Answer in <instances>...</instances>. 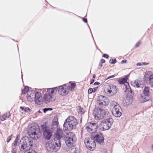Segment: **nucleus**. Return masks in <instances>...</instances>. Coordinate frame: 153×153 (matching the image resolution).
Here are the masks:
<instances>
[{"mask_svg":"<svg viewBox=\"0 0 153 153\" xmlns=\"http://www.w3.org/2000/svg\"><path fill=\"white\" fill-rule=\"evenodd\" d=\"M28 134L30 137L26 136H24L21 138L20 141L31 147L33 146V140H38L41 136L42 133L39 127L37 126L31 127L28 132Z\"/></svg>","mask_w":153,"mask_h":153,"instance_id":"nucleus-1","label":"nucleus"},{"mask_svg":"<svg viewBox=\"0 0 153 153\" xmlns=\"http://www.w3.org/2000/svg\"><path fill=\"white\" fill-rule=\"evenodd\" d=\"M54 135V139L46 144V149L50 152H56L60 149L61 146L60 139L65 136L62 129L59 128H57Z\"/></svg>","mask_w":153,"mask_h":153,"instance_id":"nucleus-2","label":"nucleus"},{"mask_svg":"<svg viewBox=\"0 0 153 153\" xmlns=\"http://www.w3.org/2000/svg\"><path fill=\"white\" fill-rule=\"evenodd\" d=\"M78 124L77 119L73 116H70L65 121L63 125L64 131H71L73 129H75Z\"/></svg>","mask_w":153,"mask_h":153,"instance_id":"nucleus-3","label":"nucleus"},{"mask_svg":"<svg viewBox=\"0 0 153 153\" xmlns=\"http://www.w3.org/2000/svg\"><path fill=\"white\" fill-rule=\"evenodd\" d=\"M64 139L66 145L70 148L74 147V144L76 140L75 135L73 132L66 133Z\"/></svg>","mask_w":153,"mask_h":153,"instance_id":"nucleus-4","label":"nucleus"},{"mask_svg":"<svg viewBox=\"0 0 153 153\" xmlns=\"http://www.w3.org/2000/svg\"><path fill=\"white\" fill-rule=\"evenodd\" d=\"M94 111L95 112L94 117L95 119L99 120L108 117V112L100 108H96Z\"/></svg>","mask_w":153,"mask_h":153,"instance_id":"nucleus-5","label":"nucleus"},{"mask_svg":"<svg viewBox=\"0 0 153 153\" xmlns=\"http://www.w3.org/2000/svg\"><path fill=\"white\" fill-rule=\"evenodd\" d=\"M47 122H44L41 125V129L42 131L43 136L47 140H50L52 136V132L49 127L47 125Z\"/></svg>","mask_w":153,"mask_h":153,"instance_id":"nucleus-6","label":"nucleus"},{"mask_svg":"<svg viewBox=\"0 0 153 153\" xmlns=\"http://www.w3.org/2000/svg\"><path fill=\"white\" fill-rule=\"evenodd\" d=\"M111 108H112V113L115 117H119L122 115V109L119 105L115 101L110 103Z\"/></svg>","mask_w":153,"mask_h":153,"instance_id":"nucleus-7","label":"nucleus"},{"mask_svg":"<svg viewBox=\"0 0 153 153\" xmlns=\"http://www.w3.org/2000/svg\"><path fill=\"white\" fill-rule=\"evenodd\" d=\"M150 88L148 86H145L143 91V95L140 97L142 102L143 103L150 100Z\"/></svg>","mask_w":153,"mask_h":153,"instance_id":"nucleus-8","label":"nucleus"},{"mask_svg":"<svg viewBox=\"0 0 153 153\" xmlns=\"http://www.w3.org/2000/svg\"><path fill=\"white\" fill-rule=\"evenodd\" d=\"M84 143L87 148L90 150H94L96 147L95 142L91 137L85 138Z\"/></svg>","mask_w":153,"mask_h":153,"instance_id":"nucleus-9","label":"nucleus"},{"mask_svg":"<svg viewBox=\"0 0 153 153\" xmlns=\"http://www.w3.org/2000/svg\"><path fill=\"white\" fill-rule=\"evenodd\" d=\"M97 102L99 105L102 107L105 108L108 105L109 101L108 98L103 95L99 96L97 98Z\"/></svg>","mask_w":153,"mask_h":153,"instance_id":"nucleus-10","label":"nucleus"},{"mask_svg":"<svg viewBox=\"0 0 153 153\" xmlns=\"http://www.w3.org/2000/svg\"><path fill=\"white\" fill-rule=\"evenodd\" d=\"M94 134L91 135V137L94 141L100 145L103 143L104 139L102 133L99 131Z\"/></svg>","mask_w":153,"mask_h":153,"instance_id":"nucleus-11","label":"nucleus"},{"mask_svg":"<svg viewBox=\"0 0 153 153\" xmlns=\"http://www.w3.org/2000/svg\"><path fill=\"white\" fill-rule=\"evenodd\" d=\"M89 126H86L88 131L91 134H95L97 132L98 125L97 123L93 122L89 123Z\"/></svg>","mask_w":153,"mask_h":153,"instance_id":"nucleus-12","label":"nucleus"},{"mask_svg":"<svg viewBox=\"0 0 153 153\" xmlns=\"http://www.w3.org/2000/svg\"><path fill=\"white\" fill-rule=\"evenodd\" d=\"M35 94L34 101L36 104L40 105L43 102L42 97L41 93L39 92H34L33 93Z\"/></svg>","mask_w":153,"mask_h":153,"instance_id":"nucleus-13","label":"nucleus"},{"mask_svg":"<svg viewBox=\"0 0 153 153\" xmlns=\"http://www.w3.org/2000/svg\"><path fill=\"white\" fill-rule=\"evenodd\" d=\"M69 90L67 86L64 84L59 86L58 92L61 95H66L68 94Z\"/></svg>","mask_w":153,"mask_h":153,"instance_id":"nucleus-14","label":"nucleus"},{"mask_svg":"<svg viewBox=\"0 0 153 153\" xmlns=\"http://www.w3.org/2000/svg\"><path fill=\"white\" fill-rule=\"evenodd\" d=\"M111 126L109 124L107 123L106 122H103V120L99 123V128L101 131L107 130L109 129Z\"/></svg>","mask_w":153,"mask_h":153,"instance_id":"nucleus-15","label":"nucleus"},{"mask_svg":"<svg viewBox=\"0 0 153 153\" xmlns=\"http://www.w3.org/2000/svg\"><path fill=\"white\" fill-rule=\"evenodd\" d=\"M58 119L57 115L55 116L52 122V126L50 130L52 132L54 131L55 129H57L58 128Z\"/></svg>","mask_w":153,"mask_h":153,"instance_id":"nucleus-16","label":"nucleus"},{"mask_svg":"<svg viewBox=\"0 0 153 153\" xmlns=\"http://www.w3.org/2000/svg\"><path fill=\"white\" fill-rule=\"evenodd\" d=\"M117 91V88L114 85L111 84L109 85V88L107 90V92L109 94H111V95L115 94Z\"/></svg>","mask_w":153,"mask_h":153,"instance_id":"nucleus-17","label":"nucleus"},{"mask_svg":"<svg viewBox=\"0 0 153 153\" xmlns=\"http://www.w3.org/2000/svg\"><path fill=\"white\" fill-rule=\"evenodd\" d=\"M52 98L53 95H50L48 93V94L47 93L45 94L43 97L44 102L46 103L54 101L55 100L54 99L53 100H52Z\"/></svg>","mask_w":153,"mask_h":153,"instance_id":"nucleus-18","label":"nucleus"},{"mask_svg":"<svg viewBox=\"0 0 153 153\" xmlns=\"http://www.w3.org/2000/svg\"><path fill=\"white\" fill-rule=\"evenodd\" d=\"M19 145L20 150L22 151L25 149L26 150H27L28 149L27 148L29 147L27 145H26V144L22 143V142H21V141H20Z\"/></svg>","mask_w":153,"mask_h":153,"instance_id":"nucleus-19","label":"nucleus"},{"mask_svg":"<svg viewBox=\"0 0 153 153\" xmlns=\"http://www.w3.org/2000/svg\"><path fill=\"white\" fill-rule=\"evenodd\" d=\"M58 90V88L57 87H55L53 88H48L47 89V92L49 94L52 95L55 92Z\"/></svg>","mask_w":153,"mask_h":153,"instance_id":"nucleus-20","label":"nucleus"},{"mask_svg":"<svg viewBox=\"0 0 153 153\" xmlns=\"http://www.w3.org/2000/svg\"><path fill=\"white\" fill-rule=\"evenodd\" d=\"M105 118L103 120V122H106L107 123L109 124V125L111 126L114 122L113 119L111 117L110 115L108 116V117Z\"/></svg>","mask_w":153,"mask_h":153,"instance_id":"nucleus-21","label":"nucleus"},{"mask_svg":"<svg viewBox=\"0 0 153 153\" xmlns=\"http://www.w3.org/2000/svg\"><path fill=\"white\" fill-rule=\"evenodd\" d=\"M140 81L137 80V81L134 80L131 82V85L134 86H136L137 88H138L141 87L140 85H141V84H140Z\"/></svg>","mask_w":153,"mask_h":153,"instance_id":"nucleus-22","label":"nucleus"},{"mask_svg":"<svg viewBox=\"0 0 153 153\" xmlns=\"http://www.w3.org/2000/svg\"><path fill=\"white\" fill-rule=\"evenodd\" d=\"M119 83L121 84H124L125 85H126V83H128L127 81V78L124 77L123 78H119L118 80Z\"/></svg>","mask_w":153,"mask_h":153,"instance_id":"nucleus-23","label":"nucleus"},{"mask_svg":"<svg viewBox=\"0 0 153 153\" xmlns=\"http://www.w3.org/2000/svg\"><path fill=\"white\" fill-rule=\"evenodd\" d=\"M126 85H125L126 88L125 91L127 92L128 94L132 93V91L131 88L129 83H126Z\"/></svg>","mask_w":153,"mask_h":153,"instance_id":"nucleus-24","label":"nucleus"},{"mask_svg":"<svg viewBox=\"0 0 153 153\" xmlns=\"http://www.w3.org/2000/svg\"><path fill=\"white\" fill-rule=\"evenodd\" d=\"M132 97H127L125 100V105H128L132 103Z\"/></svg>","mask_w":153,"mask_h":153,"instance_id":"nucleus-25","label":"nucleus"},{"mask_svg":"<svg viewBox=\"0 0 153 153\" xmlns=\"http://www.w3.org/2000/svg\"><path fill=\"white\" fill-rule=\"evenodd\" d=\"M20 136L19 134H18L17 135L16 137V138L14 142L13 143L12 146H17L18 143L19 142V141L20 139Z\"/></svg>","mask_w":153,"mask_h":153,"instance_id":"nucleus-26","label":"nucleus"},{"mask_svg":"<svg viewBox=\"0 0 153 153\" xmlns=\"http://www.w3.org/2000/svg\"><path fill=\"white\" fill-rule=\"evenodd\" d=\"M98 88V86L94 88H89L88 90V94H91L93 92H95L97 90Z\"/></svg>","mask_w":153,"mask_h":153,"instance_id":"nucleus-27","label":"nucleus"},{"mask_svg":"<svg viewBox=\"0 0 153 153\" xmlns=\"http://www.w3.org/2000/svg\"><path fill=\"white\" fill-rule=\"evenodd\" d=\"M148 78L149 80V83H150V85H151L152 86H153V75L149 76Z\"/></svg>","mask_w":153,"mask_h":153,"instance_id":"nucleus-28","label":"nucleus"},{"mask_svg":"<svg viewBox=\"0 0 153 153\" xmlns=\"http://www.w3.org/2000/svg\"><path fill=\"white\" fill-rule=\"evenodd\" d=\"M70 83H71L70 88L71 89H74L76 86V83L75 82H70Z\"/></svg>","mask_w":153,"mask_h":153,"instance_id":"nucleus-29","label":"nucleus"},{"mask_svg":"<svg viewBox=\"0 0 153 153\" xmlns=\"http://www.w3.org/2000/svg\"><path fill=\"white\" fill-rule=\"evenodd\" d=\"M117 62V60L115 58L113 60L112 59H111L109 60V63L112 64H114Z\"/></svg>","mask_w":153,"mask_h":153,"instance_id":"nucleus-30","label":"nucleus"},{"mask_svg":"<svg viewBox=\"0 0 153 153\" xmlns=\"http://www.w3.org/2000/svg\"><path fill=\"white\" fill-rule=\"evenodd\" d=\"M5 115L4 114L0 117V120L1 121H3L6 120Z\"/></svg>","mask_w":153,"mask_h":153,"instance_id":"nucleus-31","label":"nucleus"},{"mask_svg":"<svg viewBox=\"0 0 153 153\" xmlns=\"http://www.w3.org/2000/svg\"><path fill=\"white\" fill-rule=\"evenodd\" d=\"M12 153H16V146H12Z\"/></svg>","mask_w":153,"mask_h":153,"instance_id":"nucleus-32","label":"nucleus"},{"mask_svg":"<svg viewBox=\"0 0 153 153\" xmlns=\"http://www.w3.org/2000/svg\"><path fill=\"white\" fill-rule=\"evenodd\" d=\"M141 42L140 41H138L137 43L136 44L135 47V48H137L140 45H141Z\"/></svg>","mask_w":153,"mask_h":153,"instance_id":"nucleus-33","label":"nucleus"},{"mask_svg":"<svg viewBox=\"0 0 153 153\" xmlns=\"http://www.w3.org/2000/svg\"><path fill=\"white\" fill-rule=\"evenodd\" d=\"M13 136V134H11L10 136H9L7 138V143H9L11 140L12 138V137Z\"/></svg>","mask_w":153,"mask_h":153,"instance_id":"nucleus-34","label":"nucleus"},{"mask_svg":"<svg viewBox=\"0 0 153 153\" xmlns=\"http://www.w3.org/2000/svg\"><path fill=\"white\" fill-rule=\"evenodd\" d=\"M146 75L149 76L152 75H153V74L151 71H147V73L146 74Z\"/></svg>","mask_w":153,"mask_h":153,"instance_id":"nucleus-35","label":"nucleus"},{"mask_svg":"<svg viewBox=\"0 0 153 153\" xmlns=\"http://www.w3.org/2000/svg\"><path fill=\"white\" fill-rule=\"evenodd\" d=\"M115 76H116V75L115 74H114L113 75L109 76H108V77H107L106 79V80H107V79H110L111 78H114L115 77Z\"/></svg>","mask_w":153,"mask_h":153,"instance_id":"nucleus-36","label":"nucleus"},{"mask_svg":"<svg viewBox=\"0 0 153 153\" xmlns=\"http://www.w3.org/2000/svg\"><path fill=\"white\" fill-rule=\"evenodd\" d=\"M102 56L103 57L106 59H108L109 57V55L108 54L105 53L103 54Z\"/></svg>","mask_w":153,"mask_h":153,"instance_id":"nucleus-37","label":"nucleus"},{"mask_svg":"<svg viewBox=\"0 0 153 153\" xmlns=\"http://www.w3.org/2000/svg\"><path fill=\"white\" fill-rule=\"evenodd\" d=\"M27 153H37L35 150L32 149L31 150H29V151Z\"/></svg>","mask_w":153,"mask_h":153,"instance_id":"nucleus-38","label":"nucleus"},{"mask_svg":"<svg viewBox=\"0 0 153 153\" xmlns=\"http://www.w3.org/2000/svg\"><path fill=\"white\" fill-rule=\"evenodd\" d=\"M10 112H8L7 113L4 114L5 115V116L7 118H9L10 116Z\"/></svg>","mask_w":153,"mask_h":153,"instance_id":"nucleus-39","label":"nucleus"},{"mask_svg":"<svg viewBox=\"0 0 153 153\" xmlns=\"http://www.w3.org/2000/svg\"><path fill=\"white\" fill-rule=\"evenodd\" d=\"M29 87L28 86H26L25 87L24 89L28 92L29 90Z\"/></svg>","mask_w":153,"mask_h":153,"instance_id":"nucleus-40","label":"nucleus"},{"mask_svg":"<svg viewBox=\"0 0 153 153\" xmlns=\"http://www.w3.org/2000/svg\"><path fill=\"white\" fill-rule=\"evenodd\" d=\"M102 63L101 62H100L99 64V65L98 67V68L99 69H100L101 68V67H102Z\"/></svg>","mask_w":153,"mask_h":153,"instance_id":"nucleus-41","label":"nucleus"},{"mask_svg":"<svg viewBox=\"0 0 153 153\" xmlns=\"http://www.w3.org/2000/svg\"><path fill=\"white\" fill-rule=\"evenodd\" d=\"M43 112H44V113H45L47 111H48V108H45L43 109H42Z\"/></svg>","mask_w":153,"mask_h":153,"instance_id":"nucleus-42","label":"nucleus"},{"mask_svg":"<svg viewBox=\"0 0 153 153\" xmlns=\"http://www.w3.org/2000/svg\"><path fill=\"white\" fill-rule=\"evenodd\" d=\"M127 60L126 59H124L121 62V64H124L126 63L127 62Z\"/></svg>","mask_w":153,"mask_h":153,"instance_id":"nucleus-43","label":"nucleus"},{"mask_svg":"<svg viewBox=\"0 0 153 153\" xmlns=\"http://www.w3.org/2000/svg\"><path fill=\"white\" fill-rule=\"evenodd\" d=\"M142 65H149V63L148 62H142Z\"/></svg>","mask_w":153,"mask_h":153,"instance_id":"nucleus-44","label":"nucleus"},{"mask_svg":"<svg viewBox=\"0 0 153 153\" xmlns=\"http://www.w3.org/2000/svg\"><path fill=\"white\" fill-rule=\"evenodd\" d=\"M100 84V83L99 82H96L94 83V85H99Z\"/></svg>","mask_w":153,"mask_h":153,"instance_id":"nucleus-45","label":"nucleus"},{"mask_svg":"<svg viewBox=\"0 0 153 153\" xmlns=\"http://www.w3.org/2000/svg\"><path fill=\"white\" fill-rule=\"evenodd\" d=\"M22 93L23 94H26L27 93V92L24 89L22 91Z\"/></svg>","mask_w":153,"mask_h":153,"instance_id":"nucleus-46","label":"nucleus"},{"mask_svg":"<svg viewBox=\"0 0 153 153\" xmlns=\"http://www.w3.org/2000/svg\"><path fill=\"white\" fill-rule=\"evenodd\" d=\"M105 59H102L101 60V63H104L105 62Z\"/></svg>","mask_w":153,"mask_h":153,"instance_id":"nucleus-47","label":"nucleus"},{"mask_svg":"<svg viewBox=\"0 0 153 153\" xmlns=\"http://www.w3.org/2000/svg\"><path fill=\"white\" fill-rule=\"evenodd\" d=\"M83 21L85 23L87 22V19L86 18H83Z\"/></svg>","mask_w":153,"mask_h":153,"instance_id":"nucleus-48","label":"nucleus"},{"mask_svg":"<svg viewBox=\"0 0 153 153\" xmlns=\"http://www.w3.org/2000/svg\"><path fill=\"white\" fill-rule=\"evenodd\" d=\"M20 108L22 111H23L24 110V109H25V107L24 106H20Z\"/></svg>","mask_w":153,"mask_h":153,"instance_id":"nucleus-49","label":"nucleus"},{"mask_svg":"<svg viewBox=\"0 0 153 153\" xmlns=\"http://www.w3.org/2000/svg\"><path fill=\"white\" fill-rule=\"evenodd\" d=\"M70 153H77L76 152V149H74V150H73V152H71Z\"/></svg>","mask_w":153,"mask_h":153,"instance_id":"nucleus-50","label":"nucleus"},{"mask_svg":"<svg viewBox=\"0 0 153 153\" xmlns=\"http://www.w3.org/2000/svg\"><path fill=\"white\" fill-rule=\"evenodd\" d=\"M94 79H91L90 80V84H91L92 83H93V82H94Z\"/></svg>","mask_w":153,"mask_h":153,"instance_id":"nucleus-51","label":"nucleus"},{"mask_svg":"<svg viewBox=\"0 0 153 153\" xmlns=\"http://www.w3.org/2000/svg\"><path fill=\"white\" fill-rule=\"evenodd\" d=\"M26 108L27 109V111H28V112H30L31 110L29 108L27 107Z\"/></svg>","mask_w":153,"mask_h":153,"instance_id":"nucleus-52","label":"nucleus"},{"mask_svg":"<svg viewBox=\"0 0 153 153\" xmlns=\"http://www.w3.org/2000/svg\"><path fill=\"white\" fill-rule=\"evenodd\" d=\"M137 65L139 66H142V62H139L137 63Z\"/></svg>","mask_w":153,"mask_h":153,"instance_id":"nucleus-53","label":"nucleus"},{"mask_svg":"<svg viewBox=\"0 0 153 153\" xmlns=\"http://www.w3.org/2000/svg\"><path fill=\"white\" fill-rule=\"evenodd\" d=\"M48 111H52L53 110V108H48Z\"/></svg>","mask_w":153,"mask_h":153,"instance_id":"nucleus-54","label":"nucleus"},{"mask_svg":"<svg viewBox=\"0 0 153 153\" xmlns=\"http://www.w3.org/2000/svg\"><path fill=\"white\" fill-rule=\"evenodd\" d=\"M129 76V74L125 76L124 77H126V78L127 77V80L128 79V76Z\"/></svg>","mask_w":153,"mask_h":153,"instance_id":"nucleus-55","label":"nucleus"},{"mask_svg":"<svg viewBox=\"0 0 153 153\" xmlns=\"http://www.w3.org/2000/svg\"><path fill=\"white\" fill-rule=\"evenodd\" d=\"M26 107H25V109H24V111L25 112H27V110L26 108Z\"/></svg>","mask_w":153,"mask_h":153,"instance_id":"nucleus-56","label":"nucleus"},{"mask_svg":"<svg viewBox=\"0 0 153 153\" xmlns=\"http://www.w3.org/2000/svg\"><path fill=\"white\" fill-rule=\"evenodd\" d=\"M96 77V75L95 74H94L93 76V78L94 79Z\"/></svg>","mask_w":153,"mask_h":153,"instance_id":"nucleus-57","label":"nucleus"},{"mask_svg":"<svg viewBox=\"0 0 153 153\" xmlns=\"http://www.w3.org/2000/svg\"><path fill=\"white\" fill-rule=\"evenodd\" d=\"M31 97V96H30V95H29L28 94H27V97Z\"/></svg>","mask_w":153,"mask_h":153,"instance_id":"nucleus-58","label":"nucleus"},{"mask_svg":"<svg viewBox=\"0 0 153 153\" xmlns=\"http://www.w3.org/2000/svg\"><path fill=\"white\" fill-rule=\"evenodd\" d=\"M152 150H153V144L152 146Z\"/></svg>","mask_w":153,"mask_h":153,"instance_id":"nucleus-59","label":"nucleus"},{"mask_svg":"<svg viewBox=\"0 0 153 153\" xmlns=\"http://www.w3.org/2000/svg\"><path fill=\"white\" fill-rule=\"evenodd\" d=\"M38 112L39 113H41V111H40V110H39L38 111Z\"/></svg>","mask_w":153,"mask_h":153,"instance_id":"nucleus-60","label":"nucleus"},{"mask_svg":"<svg viewBox=\"0 0 153 153\" xmlns=\"http://www.w3.org/2000/svg\"><path fill=\"white\" fill-rule=\"evenodd\" d=\"M11 39L12 40H13L14 41H15V40L14 39Z\"/></svg>","mask_w":153,"mask_h":153,"instance_id":"nucleus-61","label":"nucleus"},{"mask_svg":"<svg viewBox=\"0 0 153 153\" xmlns=\"http://www.w3.org/2000/svg\"><path fill=\"white\" fill-rule=\"evenodd\" d=\"M22 79H23V75H22Z\"/></svg>","mask_w":153,"mask_h":153,"instance_id":"nucleus-62","label":"nucleus"},{"mask_svg":"<svg viewBox=\"0 0 153 153\" xmlns=\"http://www.w3.org/2000/svg\"><path fill=\"white\" fill-rule=\"evenodd\" d=\"M82 122V119H81V120H80V123H81Z\"/></svg>","mask_w":153,"mask_h":153,"instance_id":"nucleus-63","label":"nucleus"},{"mask_svg":"<svg viewBox=\"0 0 153 153\" xmlns=\"http://www.w3.org/2000/svg\"><path fill=\"white\" fill-rule=\"evenodd\" d=\"M90 32L91 33V29H90ZM91 34H92V33H91Z\"/></svg>","mask_w":153,"mask_h":153,"instance_id":"nucleus-64","label":"nucleus"}]
</instances>
